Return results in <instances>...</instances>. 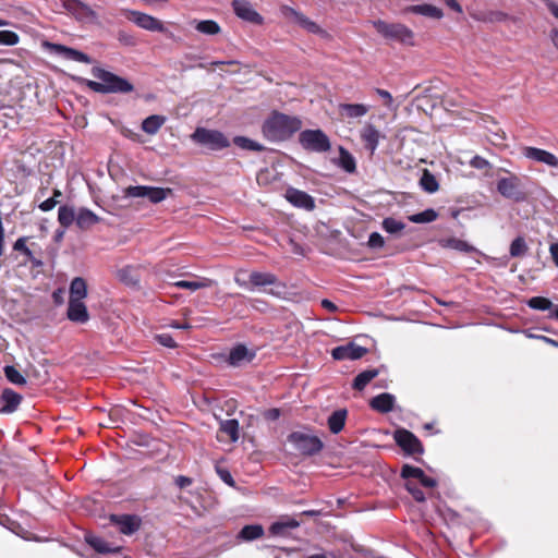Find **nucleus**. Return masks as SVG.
Here are the masks:
<instances>
[{
  "mask_svg": "<svg viewBox=\"0 0 558 558\" xmlns=\"http://www.w3.org/2000/svg\"><path fill=\"white\" fill-rule=\"evenodd\" d=\"M92 75L96 80H86V86L99 94H129L134 90V86L126 78L114 74L111 71L100 66L92 69Z\"/></svg>",
  "mask_w": 558,
  "mask_h": 558,
  "instance_id": "1",
  "label": "nucleus"
},
{
  "mask_svg": "<svg viewBox=\"0 0 558 558\" xmlns=\"http://www.w3.org/2000/svg\"><path fill=\"white\" fill-rule=\"evenodd\" d=\"M302 122L296 117L287 116L280 112H274L263 124L264 136L271 142H279L289 138L298 132Z\"/></svg>",
  "mask_w": 558,
  "mask_h": 558,
  "instance_id": "2",
  "label": "nucleus"
},
{
  "mask_svg": "<svg viewBox=\"0 0 558 558\" xmlns=\"http://www.w3.org/2000/svg\"><path fill=\"white\" fill-rule=\"evenodd\" d=\"M241 271H239L234 281L239 287L242 288H257L264 289L266 287H270V289L266 290V292L272 296L281 298L286 294L287 286L282 281L278 279V277L272 272H263V271H252L248 274V282L241 278Z\"/></svg>",
  "mask_w": 558,
  "mask_h": 558,
  "instance_id": "3",
  "label": "nucleus"
},
{
  "mask_svg": "<svg viewBox=\"0 0 558 558\" xmlns=\"http://www.w3.org/2000/svg\"><path fill=\"white\" fill-rule=\"evenodd\" d=\"M375 29L385 38L401 43L403 45H414V33L405 25L400 23H387L381 20L373 22Z\"/></svg>",
  "mask_w": 558,
  "mask_h": 558,
  "instance_id": "4",
  "label": "nucleus"
},
{
  "mask_svg": "<svg viewBox=\"0 0 558 558\" xmlns=\"http://www.w3.org/2000/svg\"><path fill=\"white\" fill-rule=\"evenodd\" d=\"M288 441L303 456H314L324 448V444L318 436L304 430L291 433L288 436Z\"/></svg>",
  "mask_w": 558,
  "mask_h": 558,
  "instance_id": "5",
  "label": "nucleus"
},
{
  "mask_svg": "<svg viewBox=\"0 0 558 558\" xmlns=\"http://www.w3.org/2000/svg\"><path fill=\"white\" fill-rule=\"evenodd\" d=\"M280 14L283 19H286L289 23L299 25L306 32L311 34L318 35L320 37H328V33L322 28L316 22L310 20L303 13L296 11L295 9L289 5H282L280 8Z\"/></svg>",
  "mask_w": 558,
  "mask_h": 558,
  "instance_id": "6",
  "label": "nucleus"
},
{
  "mask_svg": "<svg viewBox=\"0 0 558 558\" xmlns=\"http://www.w3.org/2000/svg\"><path fill=\"white\" fill-rule=\"evenodd\" d=\"M191 138L211 150H220L230 145V142L221 132L205 128H197L191 135Z\"/></svg>",
  "mask_w": 558,
  "mask_h": 558,
  "instance_id": "7",
  "label": "nucleus"
},
{
  "mask_svg": "<svg viewBox=\"0 0 558 558\" xmlns=\"http://www.w3.org/2000/svg\"><path fill=\"white\" fill-rule=\"evenodd\" d=\"M299 142L304 149L315 153H326L331 147L328 136L322 130L302 131Z\"/></svg>",
  "mask_w": 558,
  "mask_h": 558,
  "instance_id": "8",
  "label": "nucleus"
},
{
  "mask_svg": "<svg viewBox=\"0 0 558 558\" xmlns=\"http://www.w3.org/2000/svg\"><path fill=\"white\" fill-rule=\"evenodd\" d=\"M497 191L505 198L520 203L525 201L526 195L522 190L521 180L515 174L500 178L497 181Z\"/></svg>",
  "mask_w": 558,
  "mask_h": 558,
  "instance_id": "9",
  "label": "nucleus"
},
{
  "mask_svg": "<svg viewBox=\"0 0 558 558\" xmlns=\"http://www.w3.org/2000/svg\"><path fill=\"white\" fill-rule=\"evenodd\" d=\"M125 16L136 26L145 31L167 33V27L165 26L163 22L147 13L135 10H126Z\"/></svg>",
  "mask_w": 558,
  "mask_h": 558,
  "instance_id": "10",
  "label": "nucleus"
},
{
  "mask_svg": "<svg viewBox=\"0 0 558 558\" xmlns=\"http://www.w3.org/2000/svg\"><path fill=\"white\" fill-rule=\"evenodd\" d=\"M393 439L407 454L423 453V446L420 439L407 429H397L393 434Z\"/></svg>",
  "mask_w": 558,
  "mask_h": 558,
  "instance_id": "11",
  "label": "nucleus"
},
{
  "mask_svg": "<svg viewBox=\"0 0 558 558\" xmlns=\"http://www.w3.org/2000/svg\"><path fill=\"white\" fill-rule=\"evenodd\" d=\"M232 9L234 14L244 22L260 25L264 17L254 9L253 4L247 0H233Z\"/></svg>",
  "mask_w": 558,
  "mask_h": 558,
  "instance_id": "12",
  "label": "nucleus"
},
{
  "mask_svg": "<svg viewBox=\"0 0 558 558\" xmlns=\"http://www.w3.org/2000/svg\"><path fill=\"white\" fill-rule=\"evenodd\" d=\"M522 155L530 160L546 165L551 168L558 167V157L553 153L542 148L525 146L522 148Z\"/></svg>",
  "mask_w": 558,
  "mask_h": 558,
  "instance_id": "13",
  "label": "nucleus"
},
{
  "mask_svg": "<svg viewBox=\"0 0 558 558\" xmlns=\"http://www.w3.org/2000/svg\"><path fill=\"white\" fill-rule=\"evenodd\" d=\"M367 353V349L354 342H349L344 345H339L331 351V355L337 361L344 360H359Z\"/></svg>",
  "mask_w": 558,
  "mask_h": 558,
  "instance_id": "14",
  "label": "nucleus"
},
{
  "mask_svg": "<svg viewBox=\"0 0 558 558\" xmlns=\"http://www.w3.org/2000/svg\"><path fill=\"white\" fill-rule=\"evenodd\" d=\"M286 199L294 207L305 210H313L315 208V199L304 191L289 187L284 194Z\"/></svg>",
  "mask_w": 558,
  "mask_h": 558,
  "instance_id": "15",
  "label": "nucleus"
},
{
  "mask_svg": "<svg viewBox=\"0 0 558 558\" xmlns=\"http://www.w3.org/2000/svg\"><path fill=\"white\" fill-rule=\"evenodd\" d=\"M65 8L82 22H95L97 20L95 11L78 0H68L65 2Z\"/></svg>",
  "mask_w": 558,
  "mask_h": 558,
  "instance_id": "16",
  "label": "nucleus"
},
{
  "mask_svg": "<svg viewBox=\"0 0 558 558\" xmlns=\"http://www.w3.org/2000/svg\"><path fill=\"white\" fill-rule=\"evenodd\" d=\"M401 476L404 480H410L412 482L413 480H417L422 486L427 488L436 486V480L427 476L422 469L409 464L402 466Z\"/></svg>",
  "mask_w": 558,
  "mask_h": 558,
  "instance_id": "17",
  "label": "nucleus"
},
{
  "mask_svg": "<svg viewBox=\"0 0 558 558\" xmlns=\"http://www.w3.org/2000/svg\"><path fill=\"white\" fill-rule=\"evenodd\" d=\"M49 47L52 52L63 57L64 59L87 64L92 63V59L89 56L76 49L60 44H50Z\"/></svg>",
  "mask_w": 558,
  "mask_h": 558,
  "instance_id": "18",
  "label": "nucleus"
},
{
  "mask_svg": "<svg viewBox=\"0 0 558 558\" xmlns=\"http://www.w3.org/2000/svg\"><path fill=\"white\" fill-rule=\"evenodd\" d=\"M66 317L76 324H85L89 319V314L84 301L69 300Z\"/></svg>",
  "mask_w": 558,
  "mask_h": 558,
  "instance_id": "19",
  "label": "nucleus"
},
{
  "mask_svg": "<svg viewBox=\"0 0 558 558\" xmlns=\"http://www.w3.org/2000/svg\"><path fill=\"white\" fill-rule=\"evenodd\" d=\"M369 106L365 104H339L338 110L342 118L359 119L366 116L369 111Z\"/></svg>",
  "mask_w": 558,
  "mask_h": 558,
  "instance_id": "20",
  "label": "nucleus"
},
{
  "mask_svg": "<svg viewBox=\"0 0 558 558\" xmlns=\"http://www.w3.org/2000/svg\"><path fill=\"white\" fill-rule=\"evenodd\" d=\"M111 520L116 522L119 531L126 535L133 534L141 526V519L136 515H112Z\"/></svg>",
  "mask_w": 558,
  "mask_h": 558,
  "instance_id": "21",
  "label": "nucleus"
},
{
  "mask_svg": "<svg viewBox=\"0 0 558 558\" xmlns=\"http://www.w3.org/2000/svg\"><path fill=\"white\" fill-rule=\"evenodd\" d=\"M361 138L364 142L365 147L371 151V154H374L379 144L380 133L375 125L367 123L361 130Z\"/></svg>",
  "mask_w": 558,
  "mask_h": 558,
  "instance_id": "22",
  "label": "nucleus"
},
{
  "mask_svg": "<svg viewBox=\"0 0 558 558\" xmlns=\"http://www.w3.org/2000/svg\"><path fill=\"white\" fill-rule=\"evenodd\" d=\"M299 525L300 522L294 518L283 517L270 525L269 532L274 536H286L291 530L296 529Z\"/></svg>",
  "mask_w": 558,
  "mask_h": 558,
  "instance_id": "23",
  "label": "nucleus"
},
{
  "mask_svg": "<svg viewBox=\"0 0 558 558\" xmlns=\"http://www.w3.org/2000/svg\"><path fill=\"white\" fill-rule=\"evenodd\" d=\"M405 13L420 14L429 19L440 20L444 16L442 11L433 4H416L404 9Z\"/></svg>",
  "mask_w": 558,
  "mask_h": 558,
  "instance_id": "24",
  "label": "nucleus"
},
{
  "mask_svg": "<svg viewBox=\"0 0 558 558\" xmlns=\"http://www.w3.org/2000/svg\"><path fill=\"white\" fill-rule=\"evenodd\" d=\"M190 24L196 32L205 36H215L221 32L220 25L214 20H192Z\"/></svg>",
  "mask_w": 558,
  "mask_h": 558,
  "instance_id": "25",
  "label": "nucleus"
},
{
  "mask_svg": "<svg viewBox=\"0 0 558 558\" xmlns=\"http://www.w3.org/2000/svg\"><path fill=\"white\" fill-rule=\"evenodd\" d=\"M1 400L3 402V405L0 409V412L12 413L20 405L22 401V396L12 389H4L1 395Z\"/></svg>",
  "mask_w": 558,
  "mask_h": 558,
  "instance_id": "26",
  "label": "nucleus"
},
{
  "mask_svg": "<svg viewBox=\"0 0 558 558\" xmlns=\"http://www.w3.org/2000/svg\"><path fill=\"white\" fill-rule=\"evenodd\" d=\"M395 401H396V399L392 395L384 392V393H380V395L374 397L371 400L369 404L374 410H376L378 412L388 413V412L392 411Z\"/></svg>",
  "mask_w": 558,
  "mask_h": 558,
  "instance_id": "27",
  "label": "nucleus"
},
{
  "mask_svg": "<svg viewBox=\"0 0 558 558\" xmlns=\"http://www.w3.org/2000/svg\"><path fill=\"white\" fill-rule=\"evenodd\" d=\"M347 416L348 411L345 409H339L333 411L327 420V425L330 433L335 435L339 434L345 425Z\"/></svg>",
  "mask_w": 558,
  "mask_h": 558,
  "instance_id": "28",
  "label": "nucleus"
},
{
  "mask_svg": "<svg viewBox=\"0 0 558 558\" xmlns=\"http://www.w3.org/2000/svg\"><path fill=\"white\" fill-rule=\"evenodd\" d=\"M99 221L100 218L87 208H80L76 213V226L82 230H87Z\"/></svg>",
  "mask_w": 558,
  "mask_h": 558,
  "instance_id": "29",
  "label": "nucleus"
},
{
  "mask_svg": "<svg viewBox=\"0 0 558 558\" xmlns=\"http://www.w3.org/2000/svg\"><path fill=\"white\" fill-rule=\"evenodd\" d=\"M333 162L348 173H353L356 169L355 158L342 146H339V157Z\"/></svg>",
  "mask_w": 558,
  "mask_h": 558,
  "instance_id": "30",
  "label": "nucleus"
},
{
  "mask_svg": "<svg viewBox=\"0 0 558 558\" xmlns=\"http://www.w3.org/2000/svg\"><path fill=\"white\" fill-rule=\"evenodd\" d=\"M253 357V352H250L245 345L239 344L230 351L229 363L233 366H239L243 362L252 361Z\"/></svg>",
  "mask_w": 558,
  "mask_h": 558,
  "instance_id": "31",
  "label": "nucleus"
},
{
  "mask_svg": "<svg viewBox=\"0 0 558 558\" xmlns=\"http://www.w3.org/2000/svg\"><path fill=\"white\" fill-rule=\"evenodd\" d=\"M69 300L84 301L87 296V284L82 277H75L70 283Z\"/></svg>",
  "mask_w": 558,
  "mask_h": 558,
  "instance_id": "32",
  "label": "nucleus"
},
{
  "mask_svg": "<svg viewBox=\"0 0 558 558\" xmlns=\"http://www.w3.org/2000/svg\"><path fill=\"white\" fill-rule=\"evenodd\" d=\"M86 542L88 545H90L96 551L100 554H107V553H116L119 550V546H114L113 544H110L102 539L101 537H98L96 535H87Z\"/></svg>",
  "mask_w": 558,
  "mask_h": 558,
  "instance_id": "33",
  "label": "nucleus"
},
{
  "mask_svg": "<svg viewBox=\"0 0 558 558\" xmlns=\"http://www.w3.org/2000/svg\"><path fill=\"white\" fill-rule=\"evenodd\" d=\"M165 122L166 118L163 116L153 114L142 122V130L149 135H154L159 131Z\"/></svg>",
  "mask_w": 558,
  "mask_h": 558,
  "instance_id": "34",
  "label": "nucleus"
},
{
  "mask_svg": "<svg viewBox=\"0 0 558 558\" xmlns=\"http://www.w3.org/2000/svg\"><path fill=\"white\" fill-rule=\"evenodd\" d=\"M213 284L214 281L208 278H202L198 280H180L173 283V286L177 288L189 289L191 291L210 288Z\"/></svg>",
  "mask_w": 558,
  "mask_h": 558,
  "instance_id": "35",
  "label": "nucleus"
},
{
  "mask_svg": "<svg viewBox=\"0 0 558 558\" xmlns=\"http://www.w3.org/2000/svg\"><path fill=\"white\" fill-rule=\"evenodd\" d=\"M379 374L378 369H366L361 372L353 381V388L356 390H363L375 377Z\"/></svg>",
  "mask_w": 558,
  "mask_h": 558,
  "instance_id": "36",
  "label": "nucleus"
},
{
  "mask_svg": "<svg viewBox=\"0 0 558 558\" xmlns=\"http://www.w3.org/2000/svg\"><path fill=\"white\" fill-rule=\"evenodd\" d=\"M58 221L64 228L70 227L74 221L76 222L74 208L66 205L60 206L58 209Z\"/></svg>",
  "mask_w": 558,
  "mask_h": 558,
  "instance_id": "37",
  "label": "nucleus"
},
{
  "mask_svg": "<svg viewBox=\"0 0 558 558\" xmlns=\"http://www.w3.org/2000/svg\"><path fill=\"white\" fill-rule=\"evenodd\" d=\"M264 529L260 524L245 525L239 533V538L243 541H254L263 536Z\"/></svg>",
  "mask_w": 558,
  "mask_h": 558,
  "instance_id": "38",
  "label": "nucleus"
},
{
  "mask_svg": "<svg viewBox=\"0 0 558 558\" xmlns=\"http://www.w3.org/2000/svg\"><path fill=\"white\" fill-rule=\"evenodd\" d=\"M420 185L427 193H435L439 189V184L436 177L428 170L423 171V174L420 179Z\"/></svg>",
  "mask_w": 558,
  "mask_h": 558,
  "instance_id": "39",
  "label": "nucleus"
},
{
  "mask_svg": "<svg viewBox=\"0 0 558 558\" xmlns=\"http://www.w3.org/2000/svg\"><path fill=\"white\" fill-rule=\"evenodd\" d=\"M441 246L452 248L459 252H472L474 251V247L471 246L469 243H466L463 240L457 239V238H449L444 239L440 241Z\"/></svg>",
  "mask_w": 558,
  "mask_h": 558,
  "instance_id": "40",
  "label": "nucleus"
},
{
  "mask_svg": "<svg viewBox=\"0 0 558 558\" xmlns=\"http://www.w3.org/2000/svg\"><path fill=\"white\" fill-rule=\"evenodd\" d=\"M220 430L227 434L233 442L239 439V422L236 420L221 421Z\"/></svg>",
  "mask_w": 558,
  "mask_h": 558,
  "instance_id": "41",
  "label": "nucleus"
},
{
  "mask_svg": "<svg viewBox=\"0 0 558 558\" xmlns=\"http://www.w3.org/2000/svg\"><path fill=\"white\" fill-rule=\"evenodd\" d=\"M437 217L438 214L434 209L428 208L421 213L411 215L409 220L414 223H428L435 221Z\"/></svg>",
  "mask_w": 558,
  "mask_h": 558,
  "instance_id": "42",
  "label": "nucleus"
},
{
  "mask_svg": "<svg viewBox=\"0 0 558 558\" xmlns=\"http://www.w3.org/2000/svg\"><path fill=\"white\" fill-rule=\"evenodd\" d=\"M233 143L243 149L254 150V151L264 150V146L262 144H259L255 141H252L245 136H235L233 140Z\"/></svg>",
  "mask_w": 558,
  "mask_h": 558,
  "instance_id": "43",
  "label": "nucleus"
},
{
  "mask_svg": "<svg viewBox=\"0 0 558 558\" xmlns=\"http://www.w3.org/2000/svg\"><path fill=\"white\" fill-rule=\"evenodd\" d=\"M381 227L386 232L395 234L401 232L405 228V225L392 217H387L383 220Z\"/></svg>",
  "mask_w": 558,
  "mask_h": 558,
  "instance_id": "44",
  "label": "nucleus"
},
{
  "mask_svg": "<svg viewBox=\"0 0 558 558\" xmlns=\"http://www.w3.org/2000/svg\"><path fill=\"white\" fill-rule=\"evenodd\" d=\"M171 189H163V187H156L150 186L148 191V199L154 203L158 204L167 198L169 194H171Z\"/></svg>",
  "mask_w": 558,
  "mask_h": 558,
  "instance_id": "45",
  "label": "nucleus"
},
{
  "mask_svg": "<svg viewBox=\"0 0 558 558\" xmlns=\"http://www.w3.org/2000/svg\"><path fill=\"white\" fill-rule=\"evenodd\" d=\"M526 251L527 245L523 238L518 236L511 242L509 252L512 257L523 256Z\"/></svg>",
  "mask_w": 558,
  "mask_h": 558,
  "instance_id": "46",
  "label": "nucleus"
},
{
  "mask_svg": "<svg viewBox=\"0 0 558 558\" xmlns=\"http://www.w3.org/2000/svg\"><path fill=\"white\" fill-rule=\"evenodd\" d=\"M4 375L14 385L23 386L26 384L25 377L14 366H5Z\"/></svg>",
  "mask_w": 558,
  "mask_h": 558,
  "instance_id": "47",
  "label": "nucleus"
},
{
  "mask_svg": "<svg viewBox=\"0 0 558 558\" xmlns=\"http://www.w3.org/2000/svg\"><path fill=\"white\" fill-rule=\"evenodd\" d=\"M527 305L537 311H547L553 307V303L549 299L544 296H534L527 301Z\"/></svg>",
  "mask_w": 558,
  "mask_h": 558,
  "instance_id": "48",
  "label": "nucleus"
},
{
  "mask_svg": "<svg viewBox=\"0 0 558 558\" xmlns=\"http://www.w3.org/2000/svg\"><path fill=\"white\" fill-rule=\"evenodd\" d=\"M20 41V36L12 31H0V45L15 46Z\"/></svg>",
  "mask_w": 558,
  "mask_h": 558,
  "instance_id": "49",
  "label": "nucleus"
},
{
  "mask_svg": "<svg viewBox=\"0 0 558 558\" xmlns=\"http://www.w3.org/2000/svg\"><path fill=\"white\" fill-rule=\"evenodd\" d=\"M150 186L137 185L129 186L125 189V196L128 197H148Z\"/></svg>",
  "mask_w": 558,
  "mask_h": 558,
  "instance_id": "50",
  "label": "nucleus"
},
{
  "mask_svg": "<svg viewBox=\"0 0 558 558\" xmlns=\"http://www.w3.org/2000/svg\"><path fill=\"white\" fill-rule=\"evenodd\" d=\"M405 488L416 501L422 502L425 500L424 493L412 481L407 480Z\"/></svg>",
  "mask_w": 558,
  "mask_h": 558,
  "instance_id": "51",
  "label": "nucleus"
},
{
  "mask_svg": "<svg viewBox=\"0 0 558 558\" xmlns=\"http://www.w3.org/2000/svg\"><path fill=\"white\" fill-rule=\"evenodd\" d=\"M367 245H368V247H371L373 250H378V248L384 247L385 240L380 233L372 232L368 236Z\"/></svg>",
  "mask_w": 558,
  "mask_h": 558,
  "instance_id": "52",
  "label": "nucleus"
},
{
  "mask_svg": "<svg viewBox=\"0 0 558 558\" xmlns=\"http://www.w3.org/2000/svg\"><path fill=\"white\" fill-rule=\"evenodd\" d=\"M470 166L475 168V169H487V168H490V163L488 160H486L485 158L481 157V156H474L471 160H470Z\"/></svg>",
  "mask_w": 558,
  "mask_h": 558,
  "instance_id": "53",
  "label": "nucleus"
},
{
  "mask_svg": "<svg viewBox=\"0 0 558 558\" xmlns=\"http://www.w3.org/2000/svg\"><path fill=\"white\" fill-rule=\"evenodd\" d=\"M157 341L167 348H175L177 343L169 333H160L156 336Z\"/></svg>",
  "mask_w": 558,
  "mask_h": 558,
  "instance_id": "54",
  "label": "nucleus"
},
{
  "mask_svg": "<svg viewBox=\"0 0 558 558\" xmlns=\"http://www.w3.org/2000/svg\"><path fill=\"white\" fill-rule=\"evenodd\" d=\"M13 248L15 251H19V252H22L23 254L25 255H31V251L29 248L26 246V239L25 238H20L15 241L14 245H13Z\"/></svg>",
  "mask_w": 558,
  "mask_h": 558,
  "instance_id": "55",
  "label": "nucleus"
},
{
  "mask_svg": "<svg viewBox=\"0 0 558 558\" xmlns=\"http://www.w3.org/2000/svg\"><path fill=\"white\" fill-rule=\"evenodd\" d=\"M376 93L379 97H381L385 100L386 106L390 107L392 105L393 98L388 90L377 88Z\"/></svg>",
  "mask_w": 558,
  "mask_h": 558,
  "instance_id": "56",
  "label": "nucleus"
},
{
  "mask_svg": "<svg viewBox=\"0 0 558 558\" xmlns=\"http://www.w3.org/2000/svg\"><path fill=\"white\" fill-rule=\"evenodd\" d=\"M57 199L54 197H50V198H47L46 201H44L40 205H39V208L43 210V211H49L51 210L56 205H57Z\"/></svg>",
  "mask_w": 558,
  "mask_h": 558,
  "instance_id": "57",
  "label": "nucleus"
},
{
  "mask_svg": "<svg viewBox=\"0 0 558 558\" xmlns=\"http://www.w3.org/2000/svg\"><path fill=\"white\" fill-rule=\"evenodd\" d=\"M218 473L220 475V478L227 483L228 485L230 486H233L234 485V481L232 478V475L230 474L229 471L227 470H218Z\"/></svg>",
  "mask_w": 558,
  "mask_h": 558,
  "instance_id": "58",
  "label": "nucleus"
},
{
  "mask_svg": "<svg viewBox=\"0 0 558 558\" xmlns=\"http://www.w3.org/2000/svg\"><path fill=\"white\" fill-rule=\"evenodd\" d=\"M549 254L554 264L558 267V243H551L549 246Z\"/></svg>",
  "mask_w": 558,
  "mask_h": 558,
  "instance_id": "59",
  "label": "nucleus"
},
{
  "mask_svg": "<svg viewBox=\"0 0 558 558\" xmlns=\"http://www.w3.org/2000/svg\"><path fill=\"white\" fill-rule=\"evenodd\" d=\"M192 481L191 478L186 477V476H183V475H180L175 478V484L180 487V488H184L189 485H191Z\"/></svg>",
  "mask_w": 558,
  "mask_h": 558,
  "instance_id": "60",
  "label": "nucleus"
},
{
  "mask_svg": "<svg viewBox=\"0 0 558 558\" xmlns=\"http://www.w3.org/2000/svg\"><path fill=\"white\" fill-rule=\"evenodd\" d=\"M251 306L254 310L262 311L265 306H267L266 302L260 299L251 300Z\"/></svg>",
  "mask_w": 558,
  "mask_h": 558,
  "instance_id": "61",
  "label": "nucleus"
},
{
  "mask_svg": "<svg viewBox=\"0 0 558 558\" xmlns=\"http://www.w3.org/2000/svg\"><path fill=\"white\" fill-rule=\"evenodd\" d=\"M445 2L447 3V5L452 9L453 11L458 12V13H462V8L461 5L457 2V0H445Z\"/></svg>",
  "mask_w": 558,
  "mask_h": 558,
  "instance_id": "62",
  "label": "nucleus"
},
{
  "mask_svg": "<svg viewBox=\"0 0 558 558\" xmlns=\"http://www.w3.org/2000/svg\"><path fill=\"white\" fill-rule=\"evenodd\" d=\"M265 415L268 420H277L280 416V411L278 409H270Z\"/></svg>",
  "mask_w": 558,
  "mask_h": 558,
  "instance_id": "63",
  "label": "nucleus"
},
{
  "mask_svg": "<svg viewBox=\"0 0 558 558\" xmlns=\"http://www.w3.org/2000/svg\"><path fill=\"white\" fill-rule=\"evenodd\" d=\"M547 8L549 9L550 13L558 20V4L553 1H547Z\"/></svg>",
  "mask_w": 558,
  "mask_h": 558,
  "instance_id": "64",
  "label": "nucleus"
}]
</instances>
